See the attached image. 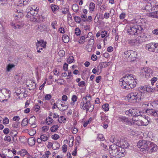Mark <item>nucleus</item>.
Returning <instances> with one entry per match:
<instances>
[{
	"label": "nucleus",
	"mask_w": 158,
	"mask_h": 158,
	"mask_svg": "<svg viewBox=\"0 0 158 158\" xmlns=\"http://www.w3.org/2000/svg\"><path fill=\"white\" fill-rule=\"evenodd\" d=\"M118 146L121 148L122 150H124V149L127 148L129 146V143L127 140L124 139H122L118 143Z\"/></svg>",
	"instance_id": "14"
},
{
	"label": "nucleus",
	"mask_w": 158,
	"mask_h": 158,
	"mask_svg": "<svg viewBox=\"0 0 158 158\" xmlns=\"http://www.w3.org/2000/svg\"><path fill=\"white\" fill-rule=\"evenodd\" d=\"M120 139L121 138L120 137L113 135L110 138V140L113 143L116 144V145H118V143H119Z\"/></svg>",
	"instance_id": "20"
},
{
	"label": "nucleus",
	"mask_w": 158,
	"mask_h": 158,
	"mask_svg": "<svg viewBox=\"0 0 158 158\" xmlns=\"http://www.w3.org/2000/svg\"><path fill=\"white\" fill-rule=\"evenodd\" d=\"M38 27L41 32L48 31L49 30L48 27L47 25H40Z\"/></svg>",
	"instance_id": "25"
},
{
	"label": "nucleus",
	"mask_w": 158,
	"mask_h": 158,
	"mask_svg": "<svg viewBox=\"0 0 158 158\" xmlns=\"http://www.w3.org/2000/svg\"><path fill=\"white\" fill-rule=\"evenodd\" d=\"M97 139L99 140L103 141L105 139V138L102 134H98L97 136Z\"/></svg>",
	"instance_id": "51"
},
{
	"label": "nucleus",
	"mask_w": 158,
	"mask_h": 158,
	"mask_svg": "<svg viewBox=\"0 0 158 158\" xmlns=\"http://www.w3.org/2000/svg\"><path fill=\"white\" fill-rule=\"evenodd\" d=\"M36 49L38 50V47H43V48H45L46 47L47 43L43 40H40L39 41L37 40V42L36 43Z\"/></svg>",
	"instance_id": "17"
},
{
	"label": "nucleus",
	"mask_w": 158,
	"mask_h": 158,
	"mask_svg": "<svg viewBox=\"0 0 158 158\" xmlns=\"http://www.w3.org/2000/svg\"><path fill=\"white\" fill-rule=\"evenodd\" d=\"M80 106L82 109L86 110V112L88 110L90 112H92L94 108V106L89 102V101L82 100L81 102Z\"/></svg>",
	"instance_id": "9"
},
{
	"label": "nucleus",
	"mask_w": 158,
	"mask_h": 158,
	"mask_svg": "<svg viewBox=\"0 0 158 158\" xmlns=\"http://www.w3.org/2000/svg\"><path fill=\"white\" fill-rule=\"evenodd\" d=\"M150 141L145 140H139L137 143L138 147L143 153H146L149 149V146L150 144Z\"/></svg>",
	"instance_id": "8"
},
{
	"label": "nucleus",
	"mask_w": 158,
	"mask_h": 158,
	"mask_svg": "<svg viewBox=\"0 0 158 158\" xmlns=\"http://www.w3.org/2000/svg\"><path fill=\"white\" fill-rule=\"evenodd\" d=\"M109 151L111 156L117 158L123 157L125 155L124 150H122L121 148L115 144L110 146Z\"/></svg>",
	"instance_id": "4"
},
{
	"label": "nucleus",
	"mask_w": 158,
	"mask_h": 158,
	"mask_svg": "<svg viewBox=\"0 0 158 158\" xmlns=\"http://www.w3.org/2000/svg\"><path fill=\"white\" fill-rule=\"evenodd\" d=\"M52 98V96L50 94H46L44 97V98L45 100H49L51 99Z\"/></svg>",
	"instance_id": "61"
},
{
	"label": "nucleus",
	"mask_w": 158,
	"mask_h": 158,
	"mask_svg": "<svg viewBox=\"0 0 158 158\" xmlns=\"http://www.w3.org/2000/svg\"><path fill=\"white\" fill-rule=\"evenodd\" d=\"M82 100L85 101H89V102H90L91 100V97L89 94H87L85 97L83 98Z\"/></svg>",
	"instance_id": "42"
},
{
	"label": "nucleus",
	"mask_w": 158,
	"mask_h": 158,
	"mask_svg": "<svg viewBox=\"0 0 158 158\" xmlns=\"http://www.w3.org/2000/svg\"><path fill=\"white\" fill-rule=\"evenodd\" d=\"M86 50L88 52H91L92 50V46L90 45H87L86 46Z\"/></svg>",
	"instance_id": "58"
},
{
	"label": "nucleus",
	"mask_w": 158,
	"mask_h": 158,
	"mask_svg": "<svg viewBox=\"0 0 158 158\" xmlns=\"http://www.w3.org/2000/svg\"><path fill=\"white\" fill-rule=\"evenodd\" d=\"M158 78L156 77H154L151 80V84L152 85H154L155 83L157 81Z\"/></svg>",
	"instance_id": "55"
},
{
	"label": "nucleus",
	"mask_w": 158,
	"mask_h": 158,
	"mask_svg": "<svg viewBox=\"0 0 158 158\" xmlns=\"http://www.w3.org/2000/svg\"><path fill=\"white\" fill-rule=\"evenodd\" d=\"M141 98V93L137 92H130L126 97V99L128 102L133 103L139 102Z\"/></svg>",
	"instance_id": "5"
},
{
	"label": "nucleus",
	"mask_w": 158,
	"mask_h": 158,
	"mask_svg": "<svg viewBox=\"0 0 158 158\" xmlns=\"http://www.w3.org/2000/svg\"><path fill=\"white\" fill-rule=\"evenodd\" d=\"M10 25L14 29H20L23 26V24H21L20 25L17 24L13 23H11Z\"/></svg>",
	"instance_id": "30"
},
{
	"label": "nucleus",
	"mask_w": 158,
	"mask_h": 158,
	"mask_svg": "<svg viewBox=\"0 0 158 158\" xmlns=\"http://www.w3.org/2000/svg\"><path fill=\"white\" fill-rule=\"evenodd\" d=\"M28 12L26 15L27 18L31 17L32 15L35 16L37 14L38 11L36 9L30 7L28 10Z\"/></svg>",
	"instance_id": "16"
},
{
	"label": "nucleus",
	"mask_w": 158,
	"mask_h": 158,
	"mask_svg": "<svg viewBox=\"0 0 158 158\" xmlns=\"http://www.w3.org/2000/svg\"><path fill=\"white\" fill-rule=\"evenodd\" d=\"M66 120L65 118L63 116H61L60 117L58 118V121L59 123H61L62 122H65V121Z\"/></svg>",
	"instance_id": "47"
},
{
	"label": "nucleus",
	"mask_w": 158,
	"mask_h": 158,
	"mask_svg": "<svg viewBox=\"0 0 158 158\" xmlns=\"http://www.w3.org/2000/svg\"><path fill=\"white\" fill-rule=\"evenodd\" d=\"M85 36H81L78 41L79 43L81 44H83L85 41Z\"/></svg>",
	"instance_id": "48"
},
{
	"label": "nucleus",
	"mask_w": 158,
	"mask_h": 158,
	"mask_svg": "<svg viewBox=\"0 0 158 158\" xmlns=\"http://www.w3.org/2000/svg\"><path fill=\"white\" fill-rule=\"evenodd\" d=\"M125 113L129 116H139L141 115L140 112L137 109H130L128 110H126Z\"/></svg>",
	"instance_id": "11"
},
{
	"label": "nucleus",
	"mask_w": 158,
	"mask_h": 158,
	"mask_svg": "<svg viewBox=\"0 0 158 158\" xmlns=\"http://www.w3.org/2000/svg\"><path fill=\"white\" fill-rule=\"evenodd\" d=\"M15 67V65L14 64H9L6 67V71L7 72L10 71L12 68Z\"/></svg>",
	"instance_id": "35"
},
{
	"label": "nucleus",
	"mask_w": 158,
	"mask_h": 158,
	"mask_svg": "<svg viewBox=\"0 0 158 158\" xmlns=\"http://www.w3.org/2000/svg\"><path fill=\"white\" fill-rule=\"evenodd\" d=\"M6 95H5L4 93L2 92V89L0 90V101L4 102V101H7L8 99H7Z\"/></svg>",
	"instance_id": "28"
},
{
	"label": "nucleus",
	"mask_w": 158,
	"mask_h": 158,
	"mask_svg": "<svg viewBox=\"0 0 158 158\" xmlns=\"http://www.w3.org/2000/svg\"><path fill=\"white\" fill-rule=\"evenodd\" d=\"M8 0H0V5L5 6L8 3Z\"/></svg>",
	"instance_id": "52"
},
{
	"label": "nucleus",
	"mask_w": 158,
	"mask_h": 158,
	"mask_svg": "<svg viewBox=\"0 0 158 158\" xmlns=\"http://www.w3.org/2000/svg\"><path fill=\"white\" fill-rule=\"evenodd\" d=\"M74 18L75 22L77 23H80L81 21V19L79 16H75Z\"/></svg>",
	"instance_id": "54"
},
{
	"label": "nucleus",
	"mask_w": 158,
	"mask_h": 158,
	"mask_svg": "<svg viewBox=\"0 0 158 158\" xmlns=\"http://www.w3.org/2000/svg\"><path fill=\"white\" fill-rule=\"evenodd\" d=\"M51 154V153L49 151H47L45 152V154L44 155H43L44 157L46 158H48V157Z\"/></svg>",
	"instance_id": "64"
},
{
	"label": "nucleus",
	"mask_w": 158,
	"mask_h": 158,
	"mask_svg": "<svg viewBox=\"0 0 158 158\" xmlns=\"http://www.w3.org/2000/svg\"><path fill=\"white\" fill-rule=\"evenodd\" d=\"M119 120L123 123L129 125H136L138 126H142V123L141 121V116H135L133 117L132 120H130L128 118L121 116L119 117Z\"/></svg>",
	"instance_id": "3"
},
{
	"label": "nucleus",
	"mask_w": 158,
	"mask_h": 158,
	"mask_svg": "<svg viewBox=\"0 0 158 158\" xmlns=\"http://www.w3.org/2000/svg\"><path fill=\"white\" fill-rule=\"evenodd\" d=\"M30 19L31 21L34 22L39 23L41 21H42L43 20V16L41 15L40 16H33L32 15L31 17L27 18Z\"/></svg>",
	"instance_id": "15"
},
{
	"label": "nucleus",
	"mask_w": 158,
	"mask_h": 158,
	"mask_svg": "<svg viewBox=\"0 0 158 158\" xmlns=\"http://www.w3.org/2000/svg\"><path fill=\"white\" fill-rule=\"evenodd\" d=\"M18 2L17 4L16 5L17 8L20 7V10H17V12L14 15L15 17H17L18 18H20L23 16V10H22L23 6L26 5L27 3L29 0H17Z\"/></svg>",
	"instance_id": "7"
},
{
	"label": "nucleus",
	"mask_w": 158,
	"mask_h": 158,
	"mask_svg": "<svg viewBox=\"0 0 158 158\" xmlns=\"http://www.w3.org/2000/svg\"><path fill=\"white\" fill-rule=\"evenodd\" d=\"M72 10L75 12H77L79 10V6L77 4H73L72 7Z\"/></svg>",
	"instance_id": "43"
},
{
	"label": "nucleus",
	"mask_w": 158,
	"mask_h": 158,
	"mask_svg": "<svg viewBox=\"0 0 158 158\" xmlns=\"http://www.w3.org/2000/svg\"><path fill=\"white\" fill-rule=\"evenodd\" d=\"M51 7L53 11H56L58 10L59 8L55 5L52 4L51 6Z\"/></svg>",
	"instance_id": "53"
},
{
	"label": "nucleus",
	"mask_w": 158,
	"mask_h": 158,
	"mask_svg": "<svg viewBox=\"0 0 158 158\" xmlns=\"http://www.w3.org/2000/svg\"><path fill=\"white\" fill-rule=\"evenodd\" d=\"M36 118L34 116H32L29 119L28 123L31 125L32 126H34V127H33V128H35L36 127V125L35 124L36 121Z\"/></svg>",
	"instance_id": "23"
},
{
	"label": "nucleus",
	"mask_w": 158,
	"mask_h": 158,
	"mask_svg": "<svg viewBox=\"0 0 158 158\" xmlns=\"http://www.w3.org/2000/svg\"><path fill=\"white\" fill-rule=\"evenodd\" d=\"M61 107H60L61 110L64 111L66 110L68 108V106L65 105L64 103L60 104Z\"/></svg>",
	"instance_id": "40"
},
{
	"label": "nucleus",
	"mask_w": 158,
	"mask_h": 158,
	"mask_svg": "<svg viewBox=\"0 0 158 158\" xmlns=\"http://www.w3.org/2000/svg\"><path fill=\"white\" fill-rule=\"evenodd\" d=\"M126 14L125 13L123 12L120 14L119 15V18L120 19H124L126 17Z\"/></svg>",
	"instance_id": "59"
},
{
	"label": "nucleus",
	"mask_w": 158,
	"mask_h": 158,
	"mask_svg": "<svg viewBox=\"0 0 158 158\" xmlns=\"http://www.w3.org/2000/svg\"><path fill=\"white\" fill-rule=\"evenodd\" d=\"M53 121V119L49 117H48L46 119V123L48 125L52 123Z\"/></svg>",
	"instance_id": "46"
},
{
	"label": "nucleus",
	"mask_w": 158,
	"mask_h": 158,
	"mask_svg": "<svg viewBox=\"0 0 158 158\" xmlns=\"http://www.w3.org/2000/svg\"><path fill=\"white\" fill-rule=\"evenodd\" d=\"M108 63L107 62H102L101 63L99 64V66L100 69H102L103 68L106 67L108 65Z\"/></svg>",
	"instance_id": "37"
},
{
	"label": "nucleus",
	"mask_w": 158,
	"mask_h": 158,
	"mask_svg": "<svg viewBox=\"0 0 158 158\" xmlns=\"http://www.w3.org/2000/svg\"><path fill=\"white\" fill-rule=\"evenodd\" d=\"M155 43H151L146 44L145 46V49L151 52H155Z\"/></svg>",
	"instance_id": "18"
},
{
	"label": "nucleus",
	"mask_w": 158,
	"mask_h": 158,
	"mask_svg": "<svg viewBox=\"0 0 158 158\" xmlns=\"http://www.w3.org/2000/svg\"><path fill=\"white\" fill-rule=\"evenodd\" d=\"M137 43V40L135 39L130 40L128 41V43L131 45H133Z\"/></svg>",
	"instance_id": "49"
},
{
	"label": "nucleus",
	"mask_w": 158,
	"mask_h": 158,
	"mask_svg": "<svg viewBox=\"0 0 158 158\" xmlns=\"http://www.w3.org/2000/svg\"><path fill=\"white\" fill-rule=\"evenodd\" d=\"M75 33L77 35H79L81 33V31L80 29L78 28H76L75 30Z\"/></svg>",
	"instance_id": "56"
},
{
	"label": "nucleus",
	"mask_w": 158,
	"mask_h": 158,
	"mask_svg": "<svg viewBox=\"0 0 158 158\" xmlns=\"http://www.w3.org/2000/svg\"><path fill=\"white\" fill-rule=\"evenodd\" d=\"M94 118H90L88 120L85 122L83 124V126L84 127H86L88 124H90L94 120Z\"/></svg>",
	"instance_id": "33"
},
{
	"label": "nucleus",
	"mask_w": 158,
	"mask_h": 158,
	"mask_svg": "<svg viewBox=\"0 0 158 158\" xmlns=\"http://www.w3.org/2000/svg\"><path fill=\"white\" fill-rule=\"evenodd\" d=\"M146 113L148 115H152L155 117L158 116V111H156L153 109H147Z\"/></svg>",
	"instance_id": "19"
},
{
	"label": "nucleus",
	"mask_w": 158,
	"mask_h": 158,
	"mask_svg": "<svg viewBox=\"0 0 158 158\" xmlns=\"http://www.w3.org/2000/svg\"><path fill=\"white\" fill-rule=\"evenodd\" d=\"M15 93H16V95L18 96V98H22L25 97L24 96V94L23 92L21 91L20 89H17Z\"/></svg>",
	"instance_id": "26"
},
{
	"label": "nucleus",
	"mask_w": 158,
	"mask_h": 158,
	"mask_svg": "<svg viewBox=\"0 0 158 158\" xmlns=\"http://www.w3.org/2000/svg\"><path fill=\"white\" fill-rule=\"evenodd\" d=\"M138 90L139 91V92H140L142 96V93H145L147 92H151L152 91L153 89L150 86L145 85L140 86L138 88Z\"/></svg>",
	"instance_id": "12"
},
{
	"label": "nucleus",
	"mask_w": 158,
	"mask_h": 158,
	"mask_svg": "<svg viewBox=\"0 0 158 158\" xmlns=\"http://www.w3.org/2000/svg\"><path fill=\"white\" fill-rule=\"evenodd\" d=\"M127 33L132 35H136L141 38L140 34L143 28L140 25L137 24H131L127 26Z\"/></svg>",
	"instance_id": "2"
},
{
	"label": "nucleus",
	"mask_w": 158,
	"mask_h": 158,
	"mask_svg": "<svg viewBox=\"0 0 158 158\" xmlns=\"http://www.w3.org/2000/svg\"><path fill=\"white\" fill-rule=\"evenodd\" d=\"M119 84L123 89L128 90L133 89L137 84L136 79L134 75L127 74L120 79Z\"/></svg>",
	"instance_id": "1"
},
{
	"label": "nucleus",
	"mask_w": 158,
	"mask_h": 158,
	"mask_svg": "<svg viewBox=\"0 0 158 158\" xmlns=\"http://www.w3.org/2000/svg\"><path fill=\"white\" fill-rule=\"evenodd\" d=\"M123 56L127 58L131 61H134L137 59L138 54L137 52L131 50H129L123 53Z\"/></svg>",
	"instance_id": "6"
},
{
	"label": "nucleus",
	"mask_w": 158,
	"mask_h": 158,
	"mask_svg": "<svg viewBox=\"0 0 158 158\" xmlns=\"http://www.w3.org/2000/svg\"><path fill=\"white\" fill-rule=\"evenodd\" d=\"M89 43L91 44H94V36L92 32H89L88 33L86 39H87Z\"/></svg>",
	"instance_id": "21"
},
{
	"label": "nucleus",
	"mask_w": 158,
	"mask_h": 158,
	"mask_svg": "<svg viewBox=\"0 0 158 158\" xmlns=\"http://www.w3.org/2000/svg\"><path fill=\"white\" fill-rule=\"evenodd\" d=\"M102 108L103 110L105 111H107L109 110V105L108 103H105L102 106Z\"/></svg>",
	"instance_id": "36"
},
{
	"label": "nucleus",
	"mask_w": 158,
	"mask_h": 158,
	"mask_svg": "<svg viewBox=\"0 0 158 158\" xmlns=\"http://www.w3.org/2000/svg\"><path fill=\"white\" fill-rule=\"evenodd\" d=\"M78 98L77 96L75 95H73L71 98L72 102L70 103V104L73 106L75 103V102L77 101Z\"/></svg>",
	"instance_id": "32"
},
{
	"label": "nucleus",
	"mask_w": 158,
	"mask_h": 158,
	"mask_svg": "<svg viewBox=\"0 0 158 158\" xmlns=\"http://www.w3.org/2000/svg\"><path fill=\"white\" fill-rule=\"evenodd\" d=\"M151 7L153 10H155V8L158 7V2L156 1H154L150 3Z\"/></svg>",
	"instance_id": "31"
},
{
	"label": "nucleus",
	"mask_w": 158,
	"mask_h": 158,
	"mask_svg": "<svg viewBox=\"0 0 158 158\" xmlns=\"http://www.w3.org/2000/svg\"><path fill=\"white\" fill-rule=\"evenodd\" d=\"M59 127L57 125H54L50 128V130L52 132H55L56 131Z\"/></svg>",
	"instance_id": "44"
},
{
	"label": "nucleus",
	"mask_w": 158,
	"mask_h": 158,
	"mask_svg": "<svg viewBox=\"0 0 158 158\" xmlns=\"http://www.w3.org/2000/svg\"><path fill=\"white\" fill-rule=\"evenodd\" d=\"M63 42L65 43H68L69 42V37L68 35H64L62 37Z\"/></svg>",
	"instance_id": "39"
},
{
	"label": "nucleus",
	"mask_w": 158,
	"mask_h": 158,
	"mask_svg": "<svg viewBox=\"0 0 158 158\" xmlns=\"http://www.w3.org/2000/svg\"><path fill=\"white\" fill-rule=\"evenodd\" d=\"M40 138L43 141L45 142L48 140V138L45 135H40Z\"/></svg>",
	"instance_id": "50"
},
{
	"label": "nucleus",
	"mask_w": 158,
	"mask_h": 158,
	"mask_svg": "<svg viewBox=\"0 0 158 158\" xmlns=\"http://www.w3.org/2000/svg\"><path fill=\"white\" fill-rule=\"evenodd\" d=\"M150 144L149 146V149L147 151V152L149 153L156 152L158 149L157 146L151 141H150Z\"/></svg>",
	"instance_id": "13"
},
{
	"label": "nucleus",
	"mask_w": 158,
	"mask_h": 158,
	"mask_svg": "<svg viewBox=\"0 0 158 158\" xmlns=\"http://www.w3.org/2000/svg\"><path fill=\"white\" fill-rule=\"evenodd\" d=\"M18 132L16 130H14L11 131L9 134V135L12 136L13 140L14 141H16L17 139L16 137L17 135Z\"/></svg>",
	"instance_id": "27"
},
{
	"label": "nucleus",
	"mask_w": 158,
	"mask_h": 158,
	"mask_svg": "<svg viewBox=\"0 0 158 158\" xmlns=\"http://www.w3.org/2000/svg\"><path fill=\"white\" fill-rule=\"evenodd\" d=\"M85 82L84 81H82L80 82L78 84V85L80 87H83L85 86Z\"/></svg>",
	"instance_id": "63"
},
{
	"label": "nucleus",
	"mask_w": 158,
	"mask_h": 158,
	"mask_svg": "<svg viewBox=\"0 0 158 158\" xmlns=\"http://www.w3.org/2000/svg\"><path fill=\"white\" fill-rule=\"evenodd\" d=\"M146 15L150 17L158 19V10L148 13L146 14Z\"/></svg>",
	"instance_id": "22"
},
{
	"label": "nucleus",
	"mask_w": 158,
	"mask_h": 158,
	"mask_svg": "<svg viewBox=\"0 0 158 158\" xmlns=\"http://www.w3.org/2000/svg\"><path fill=\"white\" fill-rule=\"evenodd\" d=\"M9 123V120L7 117H5L3 121V123L4 124H7Z\"/></svg>",
	"instance_id": "62"
},
{
	"label": "nucleus",
	"mask_w": 158,
	"mask_h": 158,
	"mask_svg": "<svg viewBox=\"0 0 158 158\" xmlns=\"http://www.w3.org/2000/svg\"><path fill=\"white\" fill-rule=\"evenodd\" d=\"M20 154L22 156H24L25 155L27 154L28 156L29 155V154H28L27 151L26 150L24 149H22L20 151Z\"/></svg>",
	"instance_id": "41"
},
{
	"label": "nucleus",
	"mask_w": 158,
	"mask_h": 158,
	"mask_svg": "<svg viewBox=\"0 0 158 158\" xmlns=\"http://www.w3.org/2000/svg\"><path fill=\"white\" fill-rule=\"evenodd\" d=\"M77 148L76 146H74V150L72 152V154L73 156H76L77 154Z\"/></svg>",
	"instance_id": "60"
},
{
	"label": "nucleus",
	"mask_w": 158,
	"mask_h": 158,
	"mask_svg": "<svg viewBox=\"0 0 158 158\" xmlns=\"http://www.w3.org/2000/svg\"><path fill=\"white\" fill-rule=\"evenodd\" d=\"M107 32L106 31H102L101 33V37L102 38H103L107 35Z\"/></svg>",
	"instance_id": "57"
},
{
	"label": "nucleus",
	"mask_w": 158,
	"mask_h": 158,
	"mask_svg": "<svg viewBox=\"0 0 158 158\" xmlns=\"http://www.w3.org/2000/svg\"><path fill=\"white\" fill-rule=\"evenodd\" d=\"M2 92L5 93V94H7L6 95L7 99H8L10 97L11 92L8 89H2Z\"/></svg>",
	"instance_id": "29"
},
{
	"label": "nucleus",
	"mask_w": 158,
	"mask_h": 158,
	"mask_svg": "<svg viewBox=\"0 0 158 158\" xmlns=\"http://www.w3.org/2000/svg\"><path fill=\"white\" fill-rule=\"evenodd\" d=\"M140 73L141 76L146 78L148 79L152 76L153 71L150 68L145 67L141 69Z\"/></svg>",
	"instance_id": "10"
},
{
	"label": "nucleus",
	"mask_w": 158,
	"mask_h": 158,
	"mask_svg": "<svg viewBox=\"0 0 158 158\" xmlns=\"http://www.w3.org/2000/svg\"><path fill=\"white\" fill-rule=\"evenodd\" d=\"M143 117L141 116V121L142 123V126H147L149 123V120L148 119V117Z\"/></svg>",
	"instance_id": "24"
},
{
	"label": "nucleus",
	"mask_w": 158,
	"mask_h": 158,
	"mask_svg": "<svg viewBox=\"0 0 158 158\" xmlns=\"http://www.w3.org/2000/svg\"><path fill=\"white\" fill-rule=\"evenodd\" d=\"M28 123V121L27 118H25L23 119L21 125L22 126H27Z\"/></svg>",
	"instance_id": "45"
},
{
	"label": "nucleus",
	"mask_w": 158,
	"mask_h": 158,
	"mask_svg": "<svg viewBox=\"0 0 158 158\" xmlns=\"http://www.w3.org/2000/svg\"><path fill=\"white\" fill-rule=\"evenodd\" d=\"M142 8L143 10H145L147 11L151 10H152L150 3H148L147 4H146L145 5V6L143 7Z\"/></svg>",
	"instance_id": "34"
},
{
	"label": "nucleus",
	"mask_w": 158,
	"mask_h": 158,
	"mask_svg": "<svg viewBox=\"0 0 158 158\" xmlns=\"http://www.w3.org/2000/svg\"><path fill=\"white\" fill-rule=\"evenodd\" d=\"M95 4L93 2H91L90 3L89 5V10L91 11H94L95 8Z\"/></svg>",
	"instance_id": "38"
}]
</instances>
